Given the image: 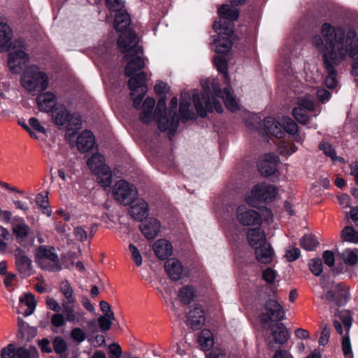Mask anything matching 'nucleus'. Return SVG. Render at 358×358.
<instances>
[{
  "instance_id": "f257e3e1",
  "label": "nucleus",
  "mask_w": 358,
  "mask_h": 358,
  "mask_svg": "<svg viewBox=\"0 0 358 358\" xmlns=\"http://www.w3.org/2000/svg\"><path fill=\"white\" fill-rule=\"evenodd\" d=\"M320 36L313 37V43L322 54L327 72L326 85L333 89L337 85L336 67L347 58L354 59L352 72L358 69V38L353 30L335 28L329 23H324L321 27Z\"/></svg>"
},
{
  "instance_id": "f03ea898",
  "label": "nucleus",
  "mask_w": 358,
  "mask_h": 358,
  "mask_svg": "<svg viewBox=\"0 0 358 358\" xmlns=\"http://www.w3.org/2000/svg\"><path fill=\"white\" fill-rule=\"evenodd\" d=\"M211 85L214 94L212 100L207 91H204L201 94H193V103L199 115L204 117L208 113H211L213 110H215L217 113H222L223 110L222 106L220 102L217 100V97H222L226 107L231 112L238 110V103L231 92L230 87H225L223 92H222L217 81L213 82Z\"/></svg>"
},
{
  "instance_id": "7ed1b4c3",
  "label": "nucleus",
  "mask_w": 358,
  "mask_h": 358,
  "mask_svg": "<svg viewBox=\"0 0 358 358\" xmlns=\"http://www.w3.org/2000/svg\"><path fill=\"white\" fill-rule=\"evenodd\" d=\"M129 39V45L126 43L124 35L117 40V45L122 53L124 54V58L128 60L124 69V73L127 77L131 76L145 66V62L141 56L143 54V50L139 45L136 44L135 36L131 35Z\"/></svg>"
},
{
  "instance_id": "20e7f679",
  "label": "nucleus",
  "mask_w": 358,
  "mask_h": 358,
  "mask_svg": "<svg viewBox=\"0 0 358 358\" xmlns=\"http://www.w3.org/2000/svg\"><path fill=\"white\" fill-rule=\"evenodd\" d=\"M22 86L28 92H42L47 89L49 79L47 74L36 65L29 66L20 79Z\"/></svg>"
},
{
  "instance_id": "39448f33",
  "label": "nucleus",
  "mask_w": 358,
  "mask_h": 358,
  "mask_svg": "<svg viewBox=\"0 0 358 358\" xmlns=\"http://www.w3.org/2000/svg\"><path fill=\"white\" fill-rule=\"evenodd\" d=\"M35 259L36 264L43 270L56 272L62 269L59 258L53 247L38 246L35 250Z\"/></svg>"
},
{
  "instance_id": "423d86ee",
  "label": "nucleus",
  "mask_w": 358,
  "mask_h": 358,
  "mask_svg": "<svg viewBox=\"0 0 358 358\" xmlns=\"http://www.w3.org/2000/svg\"><path fill=\"white\" fill-rule=\"evenodd\" d=\"M333 316L338 317L342 322L345 333L341 338V348L345 358H354L352 343L350 338V330L352 324V316L350 311L346 310L335 309L331 310Z\"/></svg>"
},
{
  "instance_id": "0eeeda50",
  "label": "nucleus",
  "mask_w": 358,
  "mask_h": 358,
  "mask_svg": "<svg viewBox=\"0 0 358 358\" xmlns=\"http://www.w3.org/2000/svg\"><path fill=\"white\" fill-rule=\"evenodd\" d=\"M29 61L26 47L22 40H16L13 43V48L8 55V65L13 73H19L23 65Z\"/></svg>"
},
{
  "instance_id": "6e6552de",
  "label": "nucleus",
  "mask_w": 358,
  "mask_h": 358,
  "mask_svg": "<svg viewBox=\"0 0 358 358\" xmlns=\"http://www.w3.org/2000/svg\"><path fill=\"white\" fill-rule=\"evenodd\" d=\"M147 75L144 71L136 73L130 76L128 80V87L131 90L130 95L133 99V105L139 108L141 102L147 93Z\"/></svg>"
},
{
  "instance_id": "1a4fd4ad",
  "label": "nucleus",
  "mask_w": 358,
  "mask_h": 358,
  "mask_svg": "<svg viewBox=\"0 0 358 358\" xmlns=\"http://www.w3.org/2000/svg\"><path fill=\"white\" fill-rule=\"evenodd\" d=\"M257 241L252 239L250 245L255 250V254L257 260L260 264H271L274 258L275 252L269 243L266 242V236L264 232L256 234Z\"/></svg>"
},
{
  "instance_id": "9d476101",
  "label": "nucleus",
  "mask_w": 358,
  "mask_h": 358,
  "mask_svg": "<svg viewBox=\"0 0 358 358\" xmlns=\"http://www.w3.org/2000/svg\"><path fill=\"white\" fill-rule=\"evenodd\" d=\"M155 119L157 121L158 128L162 131L166 130L175 131L179 123V117L176 113H174L171 118L166 114V99L162 97L158 101L155 113Z\"/></svg>"
},
{
  "instance_id": "9b49d317",
  "label": "nucleus",
  "mask_w": 358,
  "mask_h": 358,
  "mask_svg": "<svg viewBox=\"0 0 358 358\" xmlns=\"http://www.w3.org/2000/svg\"><path fill=\"white\" fill-rule=\"evenodd\" d=\"M278 194V188L275 185L266 182L257 184L251 189L250 196L248 198V204H252L253 201L271 202Z\"/></svg>"
},
{
  "instance_id": "f8f14e48",
  "label": "nucleus",
  "mask_w": 358,
  "mask_h": 358,
  "mask_svg": "<svg viewBox=\"0 0 358 358\" xmlns=\"http://www.w3.org/2000/svg\"><path fill=\"white\" fill-rule=\"evenodd\" d=\"M315 112L314 116H317L320 110H317L315 103L312 98L306 94L305 96L299 99V106L293 109L292 114L295 120L303 124H307L310 122L308 113Z\"/></svg>"
},
{
  "instance_id": "ddd939ff",
  "label": "nucleus",
  "mask_w": 358,
  "mask_h": 358,
  "mask_svg": "<svg viewBox=\"0 0 358 358\" xmlns=\"http://www.w3.org/2000/svg\"><path fill=\"white\" fill-rule=\"evenodd\" d=\"M349 298L350 289L345 284L334 285L325 294V299L331 308L334 306H343Z\"/></svg>"
},
{
  "instance_id": "4468645a",
  "label": "nucleus",
  "mask_w": 358,
  "mask_h": 358,
  "mask_svg": "<svg viewBox=\"0 0 358 358\" xmlns=\"http://www.w3.org/2000/svg\"><path fill=\"white\" fill-rule=\"evenodd\" d=\"M285 317V311L282 305L276 299H268L262 313V321L266 324L269 322H278Z\"/></svg>"
},
{
  "instance_id": "2eb2a0df",
  "label": "nucleus",
  "mask_w": 358,
  "mask_h": 358,
  "mask_svg": "<svg viewBox=\"0 0 358 358\" xmlns=\"http://www.w3.org/2000/svg\"><path fill=\"white\" fill-rule=\"evenodd\" d=\"M115 199L124 205L130 204L136 196L134 187L126 180H121L117 182L113 189Z\"/></svg>"
},
{
  "instance_id": "dca6fc26",
  "label": "nucleus",
  "mask_w": 358,
  "mask_h": 358,
  "mask_svg": "<svg viewBox=\"0 0 358 358\" xmlns=\"http://www.w3.org/2000/svg\"><path fill=\"white\" fill-rule=\"evenodd\" d=\"M279 163L280 159L276 155L273 153L266 154L259 162V171L264 177L273 176L278 178L279 173L277 167Z\"/></svg>"
},
{
  "instance_id": "f3484780",
  "label": "nucleus",
  "mask_w": 358,
  "mask_h": 358,
  "mask_svg": "<svg viewBox=\"0 0 358 358\" xmlns=\"http://www.w3.org/2000/svg\"><path fill=\"white\" fill-rule=\"evenodd\" d=\"M272 218L271 210L265 206L257 208L256 210H248V227L251 225L254 228H259L263 220L269 222Z\"/></svg>"
},
{
  "instance_id": "a211bd4d",
  "label": "nucleus",
  "mask_w": 358,
  "mask_h": 358,
  "mask_svg": "<svg viewBox=\"0 0 358 358\" xmlns=\"http://www.w3.org/2000/svg\"><path fill=\"white\" fill-rule=\"evenodd\" d=\"M14 256L15 266L24 277L29 276L31 273V260L26 255L25 252L20 248L15 249Z\"/></svg>"
},
{
  "instance_id": "6ab92c4d",
  "label": "nucleus",
  "mask_w": 358,
  "mask_h": 358,
  "mask_svg": "<svg viewBox=\"0 0 358 358\" xmlns=\"http://www.w3.org/2000/svg\"><path fill=\"white\" fill-rule=\"evenodd\" d=\"M12 232L18 243L22 245L28 238L30 227L22 218H15L12 222Z\"/></svg>"
},
{
  "instance_id": "aec40b11",
  "label": "nucleus",
  "mask_w": 358,
  "mask_h": 358,
  "mask_svg": "<svg viewBox=\"0 0 358 358\" xmlns=\"http://www.w3.org/2000/svg\"><path fill=\"white\" fill-rule=\"evenodd\" d=\"M205 320L204 311L202 307L196 305L189 311L187 324L194 329H199L204 324Z\"/></svg>"
},
{
  "instance_id": "412c9836",
  "label": "nucleus",
  "mask_w": 358,
  "mask_h": 358,
  "mask_svg": "<svg viewBox=\"0 0 358 358\" xmlns=\"http://www.w3.org/2000/svg\"><path fill=\"white\" fill-rule=\"evenodd\" d=\"M76 300L64 301L62 302V308L64 314L65 319L69 322H80L83 319V313L75 311V304Z\"/></svg>"
},
{
  "instance_id": "4be33fe9",
  "label": "nucleus",
  "mask_w": 358,
  "mask_h": 358,
  "mask_svg": "<svg viewBox=\"0 0 358 358\" xmlns=\"http://www.w3.org/2000/svg\"><path fill=\"white\" fill-rule=\"evenodd\" d=\"M38 107L41 111L48 113L52 110L57 103V96L50 92L39 94L36 98Z\"/></svg>"
},
{
  "instance_id": "5701e85b",
  "label": "nucleus",
  "mask_w": 358,
  "mask_h": 358,
  "mask_svg": "<svg viewBox=\"0 0 358 358\" xmlns=\"http://www.w3.org/2000/svg\"><path fill=\"white\" fill-rule=\"evenodd\" d=\"M94 136L89 130L83 131L77 138V147L81 152L90 150L94 147Z\"/></svg>"
},
{
  "instance_id": "b1692460",
  "label": "nucleus",
  "mask_w": 358,
  "mask_h": 358,
  "mask_svg": "<svg viewBox=\"0 0 358 358\" xmlns=\"http://www.w3.org/2000/svg\"><path fill=\"white\" fill-rule=\"evenodd\" d=\"M164 268L169 276L173 280H179L183 272L181 263L175 258L168 259L164 264Z\"/></svg>"
},
{
  "instance_id": "393cba45",
  "label": "nucleus",
  "mask_w": 358,
  "mask_h": 358,
  "mask_svg": "<svg viewBox=\"0 0 358 358\" xmlns=\"http://www.w3.org/2000/svg\"><path fill=\"white\" fill-rule=\"evenodd\" d=\"M129 214L136 220L142 221L148 215V206L147 203L138 199L134 204L131 206Z\"/></svg>"
},
{
  "instance_id": "a878e982",
  "label": "nucleus",
  "mask_w": 358,
  "mask_h": 358,
  "mask_svg": "<svg viewBox=\"0 0 358 358\" xmlns=\"http://www.w3.org/2000/svg\"><path fill=\"white\" fill-rule=\"evenodd\" d=\"M180 114L182 121H187L195 118L194 113L190 109V96L188 93H181Z\"/></svg>"
},
{
  "instance_id": "bb28decb",
  "label": "nucleus",
  "mask_w": 358,
  "mask_h": 358,
  "mask_svg": "<svg viewBox=\"0 0 358 358\" xmlns=\"http://www.w3.org/2000/svg\"><path fill=\"white\" fill-rule=\"evenodd\" d=\"M160 229L159 222L154 218L150 219L140 226L141 232L148 239H153Z\"/></svg>"
},
{
  "instance_id": "cd10ccee",
  "label": "nucleus",
  "mask_w": 358,
  "mask_h": 358,
  "mask_svg": "<svg viewBox=\"0 0 358 358\" xmlns=\"http://www.w3.org/2000/svg\"><path fill=\"white\" fill-rule=\"evenodd\" d=\"M155 255L160 259H164L172 254V245L166 240H157L153 245Z\"/></svg>"
},
{
  "instance_id": "c85d7f7f",
  "label": "nucleus",
  "mask_w": 358,
  "mask_h": 358,
  "mask_svg": "<svg viewBox=\"0 0 358 358\" xmlns=\"http://www.w3.org/2000/svg\"><path fill=\"white\" fill-rule=\"evenodd\" d=\"M264 129L277 138H282L284 134L282 123H280L273 117H267L264 121Z\"/></svg>"
},
{
  "instance_id": "c756f323",
  "label": "nucleus",
  "mask_w": 358,
  "mask_h": 358,
  "mask_svg": "<svg viewBox=\"0 0 358 358\" xmlns=\"http://www.w3.org/2000/svg\"><path fill=\"white\" fill-rule=\"evenodd\" d=\"M218 14L221 18L228 22H234L239 17V10L228 4H222L218 9Z\"/></svg>"
},
{
  "instance_id": "7c9ffc66",
  "label": "nucleus",
  "mask_w": 358,
  "mask_h": 358,
  "mask_svg": "<svg viewBox=\"0 0 358 358\" xmlns=\"http://www.w3.org/2000/svg\"><path fill=\"white\" fill-rule=\"evenodd\" d=\"M52 116L55 124L63 126L67 122L69 112L66 106L59 105L52 110Z\"/></svg>"
},
{
  "instance_id": "2f4dec72",
  "label": "nucleus",
  "mask_w": 358,
  "mask_h": 358,
  "mask_svg": "<svg viewBox=\"0 0 358 358\" xmlns=\"http://www.w3.org/2000/svg\"><path fill=\"white\" fill-rule=\"evenodd\" d=\"M272 336L276 343L283 344L288 340L287 328L282 323H276L271 328Z\"/></svg>"
},
{
  "instance_id": "473e14b6",
  "label": "nucleus",
  "mask_w": 358,
  "mask_h": 358,
  "mask_svg": "<svg viewBox=\"0 0 358 358\" xmlns=\"http://www.w3.org/2000/svg\"><path fill=\"white\" fill-rule=\"evenodd\" d=\"M131 19L129 15L125 11H120L115 15L114 27L117 31L122 33L127 31V29L130 25Z\"/></svg>"
},
{
  "instance_id": "72a5a7b5",
  "label": "nucleus",
  "mask_w": 358,
  "mask_h": 358,
  "mask_svg": "<svg viewBox=\"0 0 358 358\" xmlns=\"http://www.w3.org/2000/svg\"><path fill=\"white\" fill-rule=\"evenodd\" d=\"M94 174L96 175L98 182L103 187H109L112 183V173L106 164Z\"/></svg>"
},
{
  "instance_id": "f704fd0d",
  "label": "nucleus",
  "mask_w": 358,
  "mask_h": 358,
  "mask_svg": "<svg viewBox=\"0 0 358 358\" xmlns=\"http://www.w3.org/2000/svg\"><path fill=\"white\" fill-rule=\"evenodd\" d=\"M13 33L10 27L6 23H0V50H3L12 38Z\"/></svg>"
},
{
  "instance_id": "c9c22d12",
  "label": "nucleus",
  "mask_w": 358,
  "mask_h": 358,
  "mask_svg": "<svg viewBox=\"0 0 358 358\" xmlns=\"http://www.w3.org/2000/svg\"><path fill=\"white\" fill-rule=\"evenodd\" d=\"M213 29L219 34L231 36L234 33V24L231 22L215 21L213 25Z\"/></svg>"
},
{
  "instance_id": "e433bc0d",
  "label": "nucleus",
  "mask_w": 358,
  "mask_h": 358,
  "mask_svg": "<svg viewBox=\"0 0 358 358\" xmlns=\"http://www.w3.org/2000/svg\"><path fill=\"white\" fill-rule=\"evenodd\" d=\"M20 302L27 307L23 313L24 316H29L34 313L36 306V301L32 294L29 292L24 294L23 296L20 298Z\"/></svg>"
},
{
  "instance_id": "4c0bfd02",
  "label": "nucleus",
  "mask_w": 358,
  "mask_h": 358,
  "mask_svg": "<svg viewBox=\"0 0 358 358\" xmlns=\"http://www.w3.org/2000/svg\"><path fill=\"white\" fill-rule=\"evenodd\" d=\"M91 171L94 173L97 172L102 166H105L104 157L99 153L94 154L87 162Z\"/></svg>"
},
{
  "instance_id": "58836bf2",
  "label": "nucleus",
  "mask_w": 358,
  "mask_h": 358,
  "mask_svg": "<svg viewBox=\"0 0 358 358\" xmlns=\"http://www.w3.org/2000/svg\"><path fill=\"white\" fill-rule=\"evenodd\" d=\"M199 342L203 350L210 349L214 344L212 333L208 329H203L200 333Z\"/></svg>"
},
{
  "instance_id": "ea45409f",
  "label": "nucleus",
  "mask_w": 358,
  "mask_h": 358,
  "mask_svg": "<svg viewBox=\"0 0 358 358\" xmlns=\"http://www.w3.org/2000/svg\"><path fill=\"white\" fill-rule=\"evenodd\" d=\"M341 257L345 264L355 266L358 262V250L346 249L341 254Z\"/></svg>"
},
{
  "instance_id": "a19ab883",
  "label": "nucleus",
  "mask_w": 358,
  "mask_h": 358,
  "mask_svg": "<svg viewBox=\"0 0 358 358\" xmlns=\"http://www.w3.org/2000/svg\"><path fill=\"white\" fill-rule=\"evenodd\" d=\"M195 296L194 289L192 287L186 285L182 287L178 293V297L184 304H189Z\"/></svg>"
},
{
  "instance_id": "79ce46f5",
  "label": "nucleus",
  "mask_w": 358,
  "mask_h": 358,
  "mask_svg": "<svg viewBox=\"0 0 358 358\" xmlns=\"http://www.w3.org/2000/svg\"><path fill=\"white\" fill-rule=\"evenodd\" d=\"M317 245L318 242L311 234H306L300 239V245L306 250H313Z\"/></svg>"
},
{
  "instance_id": "37998d69",
  "label": "nucleus",
  "mask_w": 358,
  "mask_h": 358,
  "mask_svg": "<svg viewBox=\"0 0 358 358\" xmlns=\"http://www.w3.org/2000/svg\"><path fill=\"white\" fill-rule=\"evenodd\" d=\"M66 124L68 130L77 131L80 129L82 124L80 115L77 113H69V116Z\"/></svg>"
},
{
  "instance_id": "c03bdc74",
  "label": "nucleus",
  "mask_w": 358,
  "mask_h": 358,
  "mask_svg": "<svg viewBox=\"0 0 358 358\" xmlns=\"http://www.w3.org/2000/svg\"><path fill=\"white\" fill-rule=\"evenodd\" d=\"M320 148L323 151L324 155L331 159L334 162H342L343 161V159L340 157H337L336 152L334 149L332 148V146L327 143V142H322L320 145Z\"/></svg>"
},
{
  "instance_id": "a18cd8bd",
  "label": "nucleus",
  "mask_w": 358,
  "mask_h": 358,
  "mask_svg": "<svg viewBox=\"0 0 358 358\" xmlns=\"http://www.w3.org/2000/svg\"><path fill=\"white\" fill-rule=\"evenodd\" d=\"M342 236L346 241L358 243V231L351 227H346L343 229Z\"/></svg>"
},
{
  "instance_id": "49530a36",
  "label": "nucleus",
  "mask_w": 358,
  "mask_h": 358,
  "mask_svg": "<svg viewBox=\"0 0 358 358\" xmlns=\"http://www.w3.org/2000/svg\"><path fill=\"white\" fill-rule=\"evenodd\" d=\"M282 127L284 133L286 131L290 135H296L298 131L297 124L289 117H283Z\"/></svg>"
},
{
  "instance_id": "de8ad7c7",
  "label": "nucleus",
  "mask_w": 358,
  "mask_h": 358,
  "mask_svg": "<svg viewBox=\"0 0 358 358\" xmlns=\"http://www.w3.org/2000/svg\"><path fill=\"white\" fill-rule=\"evenodd\" d=\"M60 291L66 298L65 301H74L76 297L73 288L67 280L63 281L60 284Z\"/></svg>"
},
{
  "instance_id": "09e8293b",
  "label": "nucleus",
  "mask_w": 358,
  "mask_h": 358,
  "mask_svg": "<svg viewBox=\"0 0 358 358\" xmlns=\"http://www.w3.org/2000/svg\"><path fill=\"white\" fill-rule=\"evenodd\" d=\"M214 63L217 69L224 74L226 84L228 85L229 79L227 73V62L225 59L220 56L215 57L214 58Z\"/></svg>"
},
{
  "instance_id": "8fccbe9b",
  "label": "nucleus",
  "mask_w": 358,
  "mask_h": 358,
  "mask_svg": "<svg viewBox=\"0 0 358 358\" xmlns=\"http://www.w3.org/2000/svg\"><path fill=\"white\" fill-rule=\"evenodd\" d=\"M52 345L55 352L57 354H62L67 349V345L64 338L61 336H56L53 341Z\"/></svg>"
},
{
  "instance_id": "3c124183",
  "label": "nucleus",
  "mask_w": 358,
  "mask_h": 358,
  "mask_svg": "<svg viewBox=\"0 0 358 358\" xmlns=\"http://www.w3.org/2000/svg\"><path fill=\"white\" fill-rule=\"evenodd\" d=\"M231 48V42L229 38L220 40L217 43L215 51L218 54H226Z\"/></svg>"
},
{
  "instance_id": "603ef678",
  "label": "nucleus",
  "mask_w": 358,
  "mask_h": 358,
  "mask_svg": "<svg viewBox=\"0 0 358 358\" xmlns=\"http://www.w3.org/2000/svg\"><path fill=\"white\" fill-rule=\"evenodd\" d=\"M278 276L276 271L271 268H266L262 271V279L269 285H273Z\"/></svg>"
},
{
  "instance_id": "864d4df0",
  "label": "nucleus",
  "mask_w": 358,
  "mask_h": 358,
  "mask_svg": "<svg viewBox=\"0 0 358 358\" xmlns=\"http://www.w3.org/2000/svg\"><path fill=\"white\" fill-rule=\"evenodd\" d=\"M297 150V148L289 143L285 141L281 142L278 145V150L281 155H291L294 153Z\"/></svg>"
},
{
  "instance_id": "5fc2aeb1",
  "label": "nucleus",
  "mask_w": 358,
  "mask_h": 358,
  "mask_svg": "<svg viewBox=\"0 0 358 358\" xmlns=\"http://www.w3.org/2000/svg\"><path fill=\"white\" fill-rule=\"evenodd\" d=\"M115 320V315H113V318H110L107 315L100 316L98 318V323H99V327L101 329V331H108L110 329L113 322Z\"/></svg>"
},
{
  "instance_id": "6e6d98bb",
  "label": "nucleus",
  "mask_w": 358,
  "mask_h": 358,
  "mask_svg": "<svg viewBox=\"0 0 358 358\" xmlns=\"http://www.w3.org/2000/svg\"><path fill=\"white\" fill-rule=\"evenodd\" d=\"M330 335H331L330 328L327 324H324V326L322 327V331L320 333V336L318 340L319 345H322V346L326 345L329 343Z\"/></svg>"
},
{
  "instance_id": "4d7b16f0",
  "label": "nucleus",
  "mask_w": 358,
  "mask_h": 358,
  "mask_svg": "<svg viewBox=\"0 0 358 358\" xmlns=\"http://www.w3.org/2000/svg\"><path fill=\"white\" fill-rule=\"evenodd\" d=\"M309 267L315 275L319 276L322 272V260L319 258L311 259L309 262Z\"/></svg>"
},
{
  "instance_id": "13d9d810",
  "label": "nucleus",
  "mask_w": 358,
  "mask_h": 358,
  "mask_svg": "<svg viewBox=\"0 0 358 358\" xmlns=\"http://www.w3.org/2000/svg\"><path fill=\"white\" fill-rule=\"evenodd\" d=\"M73 235L75 238L80 242L86 241L89 237L86 229L81 226H78L74 228Z\"/></svg>"
},
{
  "instance_id": "bf43d9fd",
  "label": "nucleus",
  "mask_w": 358,
  "mask_h": 358,
  "mask_svg": "<svg viewBox=\"0 0 358 358\" xmlns=\"http://www.w3.org/2000/svg\"><path fill=\"white\" fill-rule=\"evenodd\" d=\"M71 338L78 343L84 341L86 338L85 333L80 328H74L71 331Z\"/></svg>"
},
{
  "instance_id": "052dcab7",
  "label": "nucleus",
  "mask_w": 358,
  "mask_h": 358,
  "mask_svg": "<svg viewBox=\"0 0 358 358\" xmlns=\"http://www.w3.org/2000/svg\"><path fill=\"white\" fill-rule=\"evenodd\" d=\"M122 354L120 345L113 343L108 346V355L110 358H120Z\"/></svg>"
},
{
  "instance_id": "680f3d73",
  "label": "nucleus",
  "mask_w": 358,
  "mask_h": 358,
  "mask_svg": "<svg viewBox=\"0 0 358 358\" xmlns=\"http://www.w3.org/2000/svg\"><path fill=\"white\" fill-rule=\"evenodd\" d=\"M129 249L131 253L132 259L135 262V264L137 266H140L142 264V257L139 250L131 243L129 245Z\"/></svg>"
},
{
  "instance_id": "e2e57ef3",
  "label": "nucleus",
  "mask_w": 358,
  "mask_h": 358,
  "mask_svg": "<svg viewBox=\"0 0 358 358\" xmlns=\"http://www.w3.org/2000/svg\"><path fill=\"white\" fill-rule=\"evenodd\" d=\"M301 252L299 248L292 247L286 250L285 257L287 261L292 262L297 259L300 256Z\"/></svg>"
},
{
  "instance_id": "0e129e2a",
  "label": "nucleus",
  "mask_w": 358,
  "mask_h": 358,
  "mask_svg": "<svg viewBox=\"0 0 358 358\" xmlns=\"http://www.w3.org/2000/svg\"><path fill=\"white\" fill-rule=\"evenodd\" d=\"M66 320L64 315L57 313L53 315L51 318V323L55 327H60L65 324Z\"/></svg>"
},
{
  "instance_id": "69168bd1",
  "label": "nucleus",
  "mask_w": 358,
  "mask_h": 358,
  "mask_svg": "<svg viewBox=\"0 0 358 358\" xmlns=\"http://www.w3.org/2000/svg\"><path fill=\"white\" fill-rule=\"evenodd\" d=\"M1 358H13L15 356V349L13 344H9L1 352Z\"/></svg>"
},
{
  "instance_id": "338daca9",
  "label": "nucleus",
  "mask_w": 358,
  "mask_h": 358,
  "mask_svg": "<svg viewBox=\"0 0 358 358\" xmlns=\"http://www.w3.org/2000/svg\"><path fill=\"white\" fill-rule=\"evenodd\" d=\"M108 7L113 11H122L124 7V1L122 0H106Z\"/></svg>"
},
{
  "instance_id": "774afa93",
  "label": "nucleus",
  "mask_w": 358,
  "mask_h": 358,
  "mask_svg": "<svg viewBox=\"0 0 358 358\" xmlns=\"http://www.w3.org/2000/svg\"><path fill=\"white\" fill-rule=\"evenodd\" d=\"M237 220L243 227L246 225V207L244 205L237 209Z\"/></svg>"
}]
</instances>
